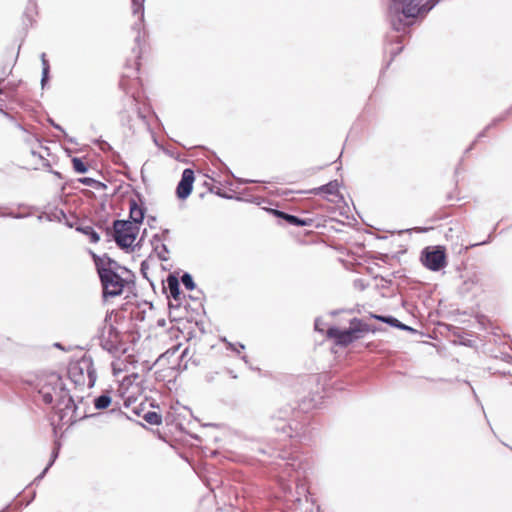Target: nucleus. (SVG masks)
Segmentation results:
<instances>
[{
  "mask_svg": "<svg viewBox=\"0 0 512 512\" xmlns=\"http://www.w3.org/2000/svg\"><path fill=\"white\" fill-rule=\"evenodd\" d=\"M269 211L277 218L285 220L289 225L292 226H311L313 223V220L311 218H300L296 215H292L277 209H270Z\"/></svg>",
  "mask_w": 512,
  "mask_h": 512,
  "instance_id": "obj_13",
  "label": "nucleus"
},
{
  "mask_svg": "<svg viewBox=\"0 0 512 512\" xmlns=\"http://www.w3.org/2000/svg\"><path fill=\"white\" fill-rule=\"evenodd\" d=\"M130 422L137 427L143 426L139 421L133 420L132 418H130Z\"/></svg>",
  "mask_w": 512,
  "mask_h": 512,
  "instance_id": "obj_35",
  "label": "nucleus"
},
{
  "mask_svg": "<svg viewBox=\"0 0 512 512\" xmlns=\"http://www.w3.org/2000/svg\"><path fill=\"white\" fill-rule=\"evenodd\" d=\"M141 266H142V267H141V270H142V272L144 273V262H142V263H141Z\"/></svg>",
  "mask_w": 512,
  "mask_h": 512,
  "instance_id": "obj_41",
  "label": "nucleus"
},
{
  "mask_svg": "<svg viewBox=\"0 0 512 512\" xmlns=\"http://www.w3.org/2000/svg\"><path fill=\"white\" fill-rule=\"evenodd\" d=\"M152 364L149 353L130 354V366L138 370L136 372L130 370V405L143 393V374L151 370Z\"/></svg>",
  "mask_w": 512,
  "mask_h": 512,
  "instance_id": "obj_4",
  "label": "nucleus"
},
{
  "mask_svg": "<svg viewBox=\"0 0 512 512\" xmlns=\"http://www.w3.org/2000/svg\"><path fill=\"white\" fill-rule=\"evenodd\" d=\"M124 405L128 406V401L127 400L124 401Z\"/></svg>",
  "mask_w": 512,
  "mask_h": 512,
  "instance_id": "obj_45",
  "label": "nucleus"
},
{
  "mask_svg": "<svg viewBox=\"0 0 512 512\" xmlns=\"http://www.w3.org/2000/svg\"><path fill=\"white\" fill-rule=\"evenodd\" d=\"M93 258L97 266V270L100 275L105 293L112 296L119 295L123 291L125 280L111 269L102 268L100 266L101 260L97 255L93 254Z\"/></svg>",
  "mask_w": 512,
  "mask_h": 512,
  "instance_id": "obj_8",
  "label": "nucleus"
},
{
  "mask_svg": "<svg viewBox=\"0 0 512 512\" xmlns=\"http://www.w3.org/2000/svg\"><path fill=\"white\" fill-rule=\"evenodd\" d=\"M195 180L194 171L190 168H186L182 172L181 180L179 181L176 194L179 199H186L192 192L193 183Z\"/></svg>",
  "mask_w": 512,
  "mask_h": 512,
  "instance_id": "obj_12",
  "label": "nucleus"
},
{
  "mask_svg": "<svg viewBox=\"0 0 512 512\" xmlns=\"http://www.w3.org/2000/svg\"><path fill=\"white\" fill-rule=\"evenodd\" d=\"M475 144V142H473L467 149H466V153L469 152L472 148H473V145Z\"/></svg>",
  "mask_w": 512,
  "mask_h": 512,
  "instance_id": "obj_36",
  "label": "nucleus"
},
{
  "mask_svg": "<svg viewBox=\"0 0 512 512\" xmlns=\"http://www.w3.org/2000/svg\"><path fill=\"white\" fill-rule=\"evenodd\" d=\"M138 117L144 122L145 125L148 126V123L146 122V114L143 111H138Z\"/></svg>",
  "mask_w": 512,
  "mask_h": 512,
  "instance_id": "obj_30",
  "label": "nucleus"
},
{
  "mask_svg": "<svg viewBox=\"0 0 512 512\" xmlns=\"http://www.w3.org/2000/svg\"><path fill=\"white\" fill-rule=\"evenodd\" d=\"M47 71H48V68H45V69H44V77H43V81L45 80V77H46Z\"/></svg>",
  "mask_w": 512,
  "mask_h": 512,
  "instance_id": "obj_39",
  "label": "nucleus"
},
{
  "mask_svg": "<svg viewBox=\"0 0 512 512\" xmlns=\"http://www.w3.org/2000/svg\"><path fill=\"white\" fill-rule=\"evenodd\" d=\"M421 262L431 271H440L447 265L445 248L443 246L424 248L421 252Z\"/></svg>",
  "mask_w": 512,
  "mask_h": 512,
  "instance_id": "obj_9",
  "label": "nucleus"
},
{
  "mask_svg": "<svg viewBox=\"0 0 512 512\" xmlns=\"http://www.w3.org/2000/svg\"><path fill=\"white\" fill-rule=\"evenodd\" d=\"M138 233H139V226L130 222V247L133 246V243L136 240Z\"/></svg>",
  "mask_w": 512,
  "mask_h": 512,
  "instance_id": "obj_25",
  "label": "nucleus"
},
{
  "mask_svg": "<svg viewBox=\"0 0 512 512\" xmlns=\"http://www.w3.org/2000/svg\"><path fill=\"white\" fill-rule=\"evenodd\" d=\"M145 208L138 206L135 200L130 199V222L139 225L143 222Z\"/></svg>",
  "mask_w": 512,
  "mask_h": 512,
  "instance_id": "obj_15",
  "label": "nucleus"
},
{
  "mask_svg": "<svg viewBox=\"0 0 512 512\" xmlns=\"http://www.w3.org/2000/svg\"><path fill=\"white\" fill-rule=\"evenodd\" d=\"M111 403V398L107 395H101L94 401L95 408L98 410L107 408Z\"/></svg>",
  "mask_w": 512,
  "mask_h": 512,
  "instance_id": "obj_21",
  "label": "nucleus"
},
{
  "mask_svg": "<svg viewBox=\"0 0 512 512\" xmlns=\"http://www.w3.org/2000/svg\"><path fill=\"white\" fill-rule=\"evenodd\" d=\"M437 0H399L388 9V17L395 32L406 33L417 17H425L435 6Z\"/></svg>",
  "mask_w": 512,
  "mask_h": 512,
  "instance_id": "obj_1",
  "label": "nucleus"
},
{
  "mask_svg": "<svg viewBox=\"0 0 512 512\" xmlns=\"http://www.w3.org/2000/svg\"><path fill=\"white\" fill-rule=\"evenodd\" d=\"M78 230L87 235L92 243H97L100 239L98 233L91 226L79 227Z\"/></svg>",
  "mask_w": 512,
  "mask_h": 512,
  "instance_id": "obj_20",
  "label": "nucleus"
},
{
  "mask_svg": "<svg viewBox=\"0 0 512 512\" xmlns=\"http://www.w3.org/2000/svg\"><path fill=\"white\" fill-rule=\"evenodd\" d=\"M339 182L338 180H332L329 183L322 185L317 188L310 189L307 193L318 195L321 193L328 195H336L339 191Z\"/></svg>",
  "mask_w": 512,
  "mask_h": 512,
  "instance_id": "obj_14",
  "label": "nucleus"
},
{
  "mask_svg": "<svg viewBox=\"0 0 512 512\" xmlns=\"http://www.w3.org/2000/svg\"><path fill=\"white\" fill-rule=\"evenodd\" d=\"M135 246H138V243H135V245L133 244V246L130 247V250L134 249Z\"/></svg>",
  "mask_w": 512,
  "mask_h": 512,
  "instance_id": "obj_42",
  "label": "nucleus"
},
{
  "mask_svg": "<svg viewBox=\"0 0 512 512\" xmlns=\"http://www.w3.org/2000/svg\"><path fill=\"white\" fill-rule=\"evenodd\" d=\"M122 314H123V311H122V310L116 313V315H115V317H116V320H115V321H116V322H118V318H119V319H122V320L124 319V316H123Z\"/></svg>",
  "mask_w": 512,
  "mask_h": 512,
  "instance_id": "obj_32",
  "label": "nucleus"
},
{
  "mask_svg": "<svg viewBox=\"0 0 512 512\" xmlns=\"http://www.w3.org/2000/svg\"><path fill=\"white\" fill-rule=\"evenodd\" d=\"M142 418L151 425H159L162 422L161 414L155 411H146L145 413H143Z\"/></svg>",
  "mask_w": 512,
  "mask_h": 512,
  "instance_id": "obj_19",
  "label": "nucleus"
},
{
  "mask_svg": "<svg viewBox=\"0 0 512 512\" xmlns=\"http://www.w3.org/2000/svg\"><path fill=\"white\" fill-rule=\"evenodd\" d=\"M39 394L45 404L54 402L64 403L71 401L67 391L63 387L62 378L57 373H50L39 379Z\"/></svg>",
  "mask_w": 512,
  "mask_h": 512,
  "instance_id": "obj_3",
  "label": "nucleus"
},
{
  "mask_svg": "<svg viewBox=\"0 0 512 512\" xmlns=\"http://www.w3.org/2000/svg\"><path fill=\"white\" fill-rule=\"evenodd\" d=\"M106 235L113 239L120 248L128 249V221L115 220L112 227L106 228Z\"/></svg>",
  "mask_w": 512,
  "mask_h": 512,
  "instance_id": "obj_10",
  "label": "nucleus"
},
{
  "mask_svg": "<svg viewBox=\"0 0 512 512\" xmlns=\"http://www.w3.org/2000/svg\"><path fill=\"white\" fill-rule=\"evenodd\" d=\"M166 282H167V288L169 290L170 296L175 301H179L181 291H180V285H179L178 279L175 276H173V275H169L167 277Z\"/></svg>",
  "mask_w": 512,
  "mask_h": 512,
  "instance_id": "obj_17",
  "label": "nucleus"
},
{
  "mask_svg": "<svg viewBox=\"0 0 512 512\" xmlns=\"http://www.w3.org/2000/svg\"><path fill=\"white\" fill-rule=\"evenodd\" d=\"M161 249L162 250L160 252H158L159 258L163 261L168 260V257L166 256V254L169 253L167 246L165 244H162Z\"/></svg>",
  "mask_w": 512,
  "mask_h": 512,
  "instance_id": "obj_28",
  "label": "nucleus"
},
{
  "mask_svg": "<svg viewBox=\"0 0 512 512\" xmlns=\"http://www.w3.org/2000/svg\"><path fill=\"white\" fill-rule=\"evenodd\" d=\"M508 114V112L501 116V117H498V118H495L490 124H488L485 129L483 131H481L478 135H477V139H480L482 137H485L486 135V132L491 129L492 127H494L495 125H497L498 123H500L501 121H503L505 118H506V115Z\"/></svg>",
  "mask_w": 512,
  "mask_h": 512,
  "instance_id": "obj_24",
  "label": "nucleus"
},
{
  "mask_svg": "<svg viewBox=\"0 0 512 512\" xmlns=\"http://www.w3.org/2000/svg\"><path fill=\"white\" fill-rule=\"evenodd\" d=\"M244 182L245 183H248V182L253 183L254 181L253 180H247V181H244Z\"/></svg>",
  "mask_w": 512,
  "mask_h": 512,
  "instance_id": "obj_43",
  "label": "nucleus"
},
{
  "mask_svg": "<svg viewBox=\"0 0 512 512\" xmlns=\"http://www.w3.org/2000/svg\"><path fill=\"white\" fill-rule=\"evenodd\" d=\"M135 277L131 272H130V277ZM129 283H130V294H132V288L134 286V280L130 278L129 280Z\"/></svg>",
  "mask_w": 512,
  "mask_h": 512,
  "instance_id": "obj_33",
  "label": "nucleus"
},
{
  "mask_svg": "<svg viewBox=\"0 0 512 512\" xmlns=\"http://www.w3.org/2000/svg\"><path fill=\"white\" fill-rule=\"evenodd\" d=\"M292 413V410L291 408L289 407H285L283 409H280L277 414L273 415L271 420H272V425H273V428L280 432L284 437H294V428L292 427V425L290 424L289 422V417Z\"/></svg>",
  "mask_w": 512,
  "mask_h": 512,
  "instance_id": "obj_11",
  "label": "nucleus"
},
{
  "mask_svg": "<svg viewBox=\"0 0 512 512\" xmlns=\"http://www.w3.org/2000/svg\"><path fill=\"white\" fill-rule=\"evenodd\" d=\"M181 282L187 290H193L196 287L192 275L188 272L182 275Z\"/></svg>",
  "mask_w": 512,
  "mask_h": 512,
  "instance_id": "obj_23",
  "label": "nucleus"
},
{
  "mask_svg": "<svg viewBox=\"0 0 512 512\" xmlns=\"http://www.w3.org/2000/svg\"><path fill=\"white\" fill-rule=\"evenodd\" d=\"M369 331V326L362 322L360 319L353 318L350 322V327L341 330L337 327H329L327 330V337L335 340V344L341 347H346L354 341L362 338L364 333Z\"/></svg>",
  "mask_w": 512,
  "mask_h": 512,
  "instance_id": "obj_6",
  "label": "nucleus"
},
{
  "mask_svg": "<svg viewBox=\"0 0 512 512\" xmlns=\"http://www.w3.org/2000/svg\"><path fill=\"white\" fill-rule=\"evenodd\" d=\"M305 471L301 463L295 459L292 462H285L279 473V484L285 494H290L292 500L301 501V496L307 499L308 488L302 478Z\"/></svg>",
  "mask_w": 512,
  "mask_h": 512,
  "instance_id": "obj_2",
  "label": "nucleus"
},
{
  "mask_svg": "<svg viewBox=\"0 0 512 512\" xmlns=\"http://www.w3.org/2000/svg\"><path fill=\"white\" fill-rule=\"evenodd\" d=\"M388 40L390 41V45L392 46L393 43L398 44L399 46L396 48H388L386 47V50L390 53L391 58L390 61H392L402 50L403 46L400 45L402 42L401 36L394 35V36H388Z\"/></svg>",
  "mask_w": 512,
  "mask_h": 512,
  "instance_id": "obj_18",
  "label": "nucleus"
},
{
  "mask_svg": "<svg viewBox=\"0 0 512 512\" xmlns=\"http://www.w3.org/2000/svg\"><path fill=\"white\" fill-rule=\"evenodd\" d=\"M72 166L77 173H85L88 170L87 164L82 159L77 157L72 159Z\"/></svg>",
  "mask_w": 512,
  "mask_h": 512,
  "instance_id": "obj_22",
  "label": "nucleus"
},
{
  "mask_svg": "<svg viewBox=\"0 0 512 512\" xmlns=\"http://www.w3.org/2000/svg\"><path fill=\"white\" fill-rule=\"evenodd\" d=\"M81 181H82L83 183L87 184V183H89L90 179L85 178V179H83V180H81Z\"/></svg>",
  "mask_w": 512,
  "mask_h": 512,
  "instance_id": "obj_38",
  "label": "nucleus"
},
{
  "mask_svg": "<svg viewBox=\"0 0 512 512\" xmlns=\"http://www.w3.org/2000/svg\"><path fill=\"white\" fill-rule=\"evenodd\" d=\"M440 0H437V3L439 2Z\"/></svg>",
  "mask_w": 512,
  "mask_h": 512,
  "instance_id": "obj_46",
  "label": "nucleus"
},
{
  "mask_svg": "<svg viewBox=\"0 0 512 512\" xmlns=\"http://www.w3.org/2000/svg\"><path fill=\"white\" fill-rule=\"evenodd\" d=\"M228 348L231 349L232 351L236 352V353H240L242 350L245 349V346L241 343H237V344H233V343H230L228 342Z\"/></svg>",
  "mask_w": 512,
  "mask_h": 512,
  "instance_id": "obj_27",
  "label": "nucleus"
},
{
  "mask_svg": "<svg viewBox=\"0 0 512 512\" xmlns=\"http://www.w3.org/2000/svg\"><path fill=\"white\" fill-rule=\"evenodd\" d=\"M39 148H40L39 151L32 149L31 154H32V156H38L41 160H45V157H44L42 151L44 150L46 152V154H48V148L43 147L42 145H39Z\"/></svg>",
  "mask_w": 512,
  "mask_h": 512,
  "instance_id": "obj_26",
  "label": "nucleus"
},
{
  "mask_svg": "<svg viewBox=\"0 0 512 512\" xmlns=\"http://www.w3.org/2000/svg\"><path fill=\"white\" fill-rule=\"evenodd\" d=\"M242 359H243V361H244V362H246V363L248 362V360H247V356H245V355H244V356H242Z\"/></svg>",
  "mask_w": 512,
  "mask_h": 512,
  "instance_id": "obj_40",
  "label": "nucleus"
},
{
  "mask_svg": "<svg viewBox=\"0 0 512 512\" xmlns=\"http://www.w3.org/2000/svg\"><path fill=\"white\" fill-rule=\"evenodd\" d=\"M143 1L144 0H131L133 15L138 16V20H139V23L136 22L133 26V30L136 32V36L134 37V42L137 46V55H136L137 70H139V67H140L139 59L141 58L142 54H144L147 51V48H148V44H147L148 34L143 25V21H144ZM133 51L136 52V49H134Z\"/></svg>",
  "mask_w": 512,
  "mask_h": 512,
  "instance_id": "obj_7",
  "label": "nucleus"
},
{
  "mask_svg": "<svg viewBox=\"0 0 512 512\" xmlns=\"http://www.w3.org/2000/svg\"><path fill=\"white\" fill-rule=\"evenodd\" d=\"M143 411H144L143 403H141L139 407H134V408L132 409V412H133L136 416H138V417H142V416H143V414H142V412H143Z\"/></svg>",
  "mask_w": 512,
  "mask_h": 512,
  "instance_id": "obj_29",
  "label": "nucleus"
},
{
  "mask_svg": "<svg viewBox=\"0 0 512 512\" xmlns=\"http://www.w3.org/2000/svg\"><path fill=\"white\" fill-rule=\"evenodd\" d=\"M5 89H6V88H4V89H0V95L4 92V90H5Z\"/></svg>",
  "mask_w": 512,
  "mask_h": 512,
  "instance_id": "obj_44",
  "label": "nucleus"
},
{
  "mask_svg": "<svg viewBox=\"0 0 512 512\" xmlns=\"http://www.w3.org/2000/svg\"><path fill=\"white\" fill-rule=\"evenodd\" d=\"M16 88H17V85H15V84L9 86V89H11V90H15Z\"/></svg>",
  "mask_w": 512,
  "mask_h": 512,
  "instance_id": "obj_37",
  "label": "nucleus"
},
{
  "mask_svg": "<svg viewBox=\"0 0 512 512\" xmlns=\"http://www.w3.org/2000/svg\"><path fill=\"white\" fill-rule=\"evenodd\" d=\"M374 318L400 330L413 331V328L400 322L393 316L374 315Z\"/></svg>",
  "mask_w": 512,
  "mask_h": 512,
  "instance_id": "obj_16",
  "label": "nucleus"
},
{
  "mask_svg": "<svg viewBox=\"0 0 512 512\" xmlns=\"http://www.w3.org/2000/svg\"><path fill=\"white\" fill-rule=\"evenodd\" d=\"M68 377L76 386L93 387L96 382V370L90 356H83L71 362L68 367Z\"/></svg>",
  "mask_w": 512,
  "mask_h": 512,
  "instance_id": "obj_5",
  "label": "nucleus"
},
{
  "mask_svg": "<svg viewBox=\"0 0 512 512\" xmlns=\"http://www.w3.org/2000/svg\"><path fill=\"white\" fill-rule=\"evenodd\" d=\"M227 373H228V374L230 375V377H231V378H233V379H237V378H238V376H237V375L234 373V371H233V370H231V369H228V370H227Z\"/></svg>",
  "mask_w": 512,
  "mask_h": 512,
  "instance_id": "obj_34",
  "label": "nucleus"
},
{
  "mask_svg": "<svg viewBox=\"0 0 512 512\" xmlns=\"http://www.w3.org/2000/svg\"><path fill=\"white\" fill-rule=\"evenodd\" d=\"M320 327H321V320L320 319H316L315 320V329L318 330V331H322V329Z\"/></svg>",
  "mask_w": 512,
  "mask_h": 512,
  "instance_id": "obj_31",
  "label": "nucleus"
}]
</instances>
